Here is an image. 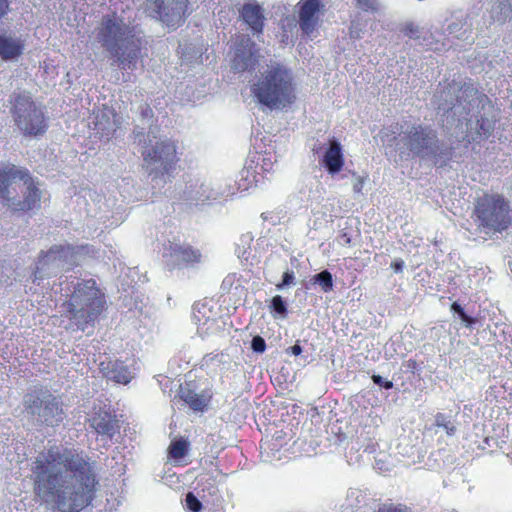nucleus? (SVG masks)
Segmentation results:
<instances>
[{
	"mask_svg": "<svg viewBox=\"0 0 512 512\" xmlns=\"http://www.w3.org/2000/svg\"><path fill=\"white\" fill-rule=\"evenodd\" d=\"M295 276L293 271L286 270L282 277V282L277 284V289H283L285 286H288L294 282Z\"/></svg>",
	"mask_w": 512,
	"mask_h": 512,
	"instance_id": "c9c22d12",
	"label": "nucleus"
},
{
	"mask_svg": "<svg viewBox=\"0 0 512 512\" xmlns=\"http://www.w3.org/2000/svg\"><path fill=\"white\" fill-rule=\"evenodd\" d=\"M364 182H365V178L364 177H361V176H358L356 178V181L353 185V190L357 193H360L363 189V185H364Z\"/></svg>",
	"mask_w": 512,
	"mask_h": 512,
	"instance_id": "ea45409f",
	"label": "nucleus"
},
{
	"mask_svg": "<svg viewBox=\"0 0 512 512\" xmlns=\"http://www.w3.org/2000/svg\"><path fill=\"white\" fill-rule=\"evenodd\" d=\"M372 380H373L374 384L379 385V386L383 387L384 389L388 390V389L393 388V382L384 379L380 375H373Z\"/></svg>",
	"mask_w": 512,
	"mask_h": 512,
	"instance_id": "e433bc0d",
	"label": "nucleus"
},
{
	"mask_svg": "<svg viewBox=\"0 0 512 512\" xmlns=\"http://www.w3.org/2000/svg\"><path fill=\"white\" fill-rule=\"evenodd\" d=\"M98 37L102 46L116 58L120 68L134 69L141 58L143 39L135 28L122 18L106 15L102 19Z\"/></svg>",
	"mask_w": 512,
	"mask_h": 512,
	"instance_id": "7ed1b4c3",
	"label": "nucleus"
},
{
	"mask_svg": "<svg viewBox=\"0 0 512 512\" xmlns=\"http://www.w3.org/2000/svg\"><path fill=\"white\" fill-rule=\"evenodd\" d=\"M356 7L365 12L376 13L380 10L379 0H354Z\"/></svg>",
	"mask_w": 512,
	"mask_h": 512,
	"instance_id": "c85d7f7f",
	"label": "nucleus"
},
{
	"mask_svg": "<svg viewBox=\"0 0 512 512\" xmlns=\"http://www.w3.org/2000/svg\"><path fill=\"white\" fill-rule=\"evenodd\" d=\"M320 163L331 175L337 174L342 170L345 164V159L342 145L338 140L332 138L328 141V147L325 150Z\"/></svg>",
	"mask_w": 512,
	"mask_h": 512,
	"instance_id": "6ab92c4d",
	"label": "nucleus"
},
{
	"mask_svg": "<svg viewBox=\"0 0 512 512\" xmlns=\"http://www.w3.org/2000/svg\"><path fill=\"white\" fill-rule=\"evenodd\" d=\"M30 471L35 496L60 512H79L95 497V463L75 451L51 446L31 460Z\"/></svg>",
	"mask_w": 512,
	"mask_h": 512,
	"instance_id": "f257e3e1",
	"label": "nucleus"
},
{
	"mask_svg": "<svg viewBox=\"0 0 512 512\" xmlns=\"http://www.w3.org/2000/svg\"><path fill=\"white\" fill-rule=\"evenodd\" d=\"M250 171L248 169H243L240 172L241 180H245L246 183L241 184L238 183L239 189L248 190L255 183V176L252 175V179H249Z\"/></svg>",
	"mask_w": 512,
	"mask_h": 512,
	"instance_id": "72a5a7b5",
	"label": "nucleus"
},
{
	"mask_svg": "<svg viewBox=\"0 0 512 512\" xmlns=\"http://www.w3.org/2000/svg\"><path fill=\"white\" fill-rule=\"evenodd\" d=\"M451 311L454 312L455 314H458V316L460 317V319L462 320L463 323H465V325L467 327L471 326L473 323H475V319L468 316L463 308L461 307L460 304H458L457 302H453L451 304V307H450Z\"/></svg>",
	"mask_w": 512,
	"mask_h": 512,
	"instance_id": "7c9ffc66",
	"label": "nucleus"
},
{
	"mask_svg": "<svg viewBox=\"0 0 512 512\" xmlns=\"http://www.w3.org/2000/svg\"><path fill=\"white\" fill-rule=\"evenodd\" d=\"M144 162L147 165H155L149 175L153 178H164L173 176L179 162L176 142L170 139L161 140L155 145L147 146L141 152Z\"/></svg>",
	"mask_w": 512,
	"mask_h": 512,
	"instance_id": "9d476101",
	"label": "nucleus"
},
{
	"mask_svg": "<svg viewBox=\"0 0 512 512\" xmlns=\"http://www.w3.org/2000/svg\"><path fill=\"white\" fill-rule=\"evenodd\" d=\"M364 496L358 490H349L343 507L351 511H355L362 502Z\"/></svg>",
	"mask_w": 512,
	"mask_h": 512,
	"instance_id": "bb28decb",
	"label": "nucleus"
},
{
	"mask_svg": "<svg viewBox=\"0 0 512 512\" xmlns=\"http://www.w3.org/2000/svg\"><path fill=\"white\" fill-rule=\"evenodd\" d=\"M104 376L108 380H113L117 383L127 384L133 378L132 372L121 361L102 362L100 364Z\"/></svg>",
	"mask_w": 512,
	"mask_h": 512,
	"instance_id": "412c9836",
	"label": "nucleus"
},
{
	"mask_svg": "<svg viewBox=\"0 0 512 512\" xmlns=\"http://www.w3.org/2000/svg\"><path fill=\"white\" fill-rule=\"evenodd\" d=\"M435 425L437 427H440V428H443L446 432V434L448 436H452L455 434L456 432V428L455 426L451 423L450 420H448V418L442 414V413H438L436 416H435Z\"/></svg>",
	"mask_w": 512,
	"mask_h": 512,
	"instance_id": "cd10ccee",
	"label": "nucleus"
},
{
	"mask_svg": "<svg viewBox=\"0 0 512 512\" xmlns=\"http://www.w3.org/2000/svg\"><path fill=\"white\" fill-rule=\"evenodd\" d=\"M24 413L35 428L58 427L66 418L63 403L48 389H34L23 397Z\"/></svg>",
	"mask_w": 512,
	"mask_h": 512,
	"instance_id": "39448f33",
	"label": "nucleus"
},
{
	"mask_svg": "<svg viewBox=\"0 0 512 512\" xmlns=\"http://www.w3.org/2000/svg\"><path fill=\"white\" fill-rule=\"evenodd\" d=\"M147 3L168 27H179L188 15L189 0H147Z\"/></svg>",
	"mask_w": 512,
	"mask_h": 512,
	"instance_id": "4468645a",
	"label": "nucleus"
},
{
	"mask_svg": "<svg viewBox=\"0 0 512 512\" xmlns=\"http://www.w3.org/2000/svg\"><path fill=\"white\" fill-rule=\"evenodd\" d=\"M8 7V0H0V19L7 13Z\"/></svg>",
	"mask_w": 512,
	"mask_h": 512,
	"instance_id": "79ce46f5",
	"label": "nucleus"
},
{
	"mask_svg": "<svg viewBox=\"0 0 512 512\" xmlns=\"http://www.w3.org/2000/svg\"><path fill=\"white\" fill-rule=\"evenodd\" d=\"M251 348L256 353H263L266 349L265 340L261 336H254L251 341Z\"/></svg>",
	"mask_w": 512,
	"mask_h": 512,
	"instance_id": "f704fd0d",
	"label": "nucleus"
},
{
	"mask_svg": "<svg viewBox=\"0 0 512 512\" xmlns=\"http://www.w3.org/2000/svg\"><path fill=\"white\" fill-rule=\"evenodd\" d=\"M90 427L103 437L112 439L120 430L117 416L106 410H99L88 419Z\"/></svg>",
	"mask_w": 512,
	"mask_h": 512,
	"instance_id": "f3484780",
	"label": "nucleus"
},
{
	"mask_svg": "<svg viewBox=\"0 0 512 512\" xmlns=\"http://www.w3.org/2000/svg\"><path fill=\"white\" fill-rule=\"evenodd\" d=\"M238 253H239V257H241V256H244V255H245V251H244V250H243V252H242V253H241L240 251H238Z\"/></svg>",
	"mask_w": 512,
	"mask_h": 512,
	"instance_id": "de8ad7c7",
	"label": "nucleus"
},
{
	"mask_svg": "<svg viewBox=\"0 0 512 512\" xmlns=\"http://www.w3.org/2000/svg\"><path fill=\"white\" fill-rule=\"evenodd\" d=\"M270 308L281 317H285L287 314L286 303L280 295L272 298Z\"/></svg>",
	"mask_w": 512,
	"mask_h": 512,
	"instance_id": "c756f323",
	"label": "nucleus"
},
{
	"mask_svg": "<svg viewBox=\"0 0 512 512\" xmlns=\"http://www.w3.org/2000/svg\"><path fill=\"white\" fill-rule=\"evenodd\" d=\"M256 63L255 43L249 37L243 36L232 60V69L235 72H244L253 69Z\"/></svg>",
	"mask_w": 512,
	"mask_h": 512,
	"instance_id": "dca6fc26",
	"label": "nucleus"
},
{
	"mask_svg": "<svg viewBox=\"0 0 512 512\" xmlns=\"http://www.w3.org/2000/svg\"><path fill=\"white\" fill-rule=\"evenodd\" d=\"M507 226H470L466 228L465 236L476 242H485L497 233H502Z\"/></svg>",
	"mask_w": 512,
	"mask_h": 512,
	"instance_id": "4be33fe9",
	"label": "nucleus"
},
{
	"mask_svg": "<svg viewBox=\"0 0 512 512\" xmlns=\"http://www.w3.org/2000/svg\"><path fill=\"white\" fill-rule=\"evenodd\" d=\"M188 449V442L184 439L173 441L169 446V454L175 459L183 458Z\"/></svg>",
	"mask_w": 512,
	"mask_h": 512,
	"instance_id": "a878e982",
	"label": "nucleus"
},
{
	"mask_svg": "<svg viewBox=\"0 0 512 512\" xmlns=\"http://www.w3.org/2000/svg\"><path fill=\"white\" fill-rule=\"evenodd\" d=\"M458 104L464 105V109L476 107L478 114L475 121V136L472 135L471 141L480 142L488 139L494 132L498 122V109L494 106L491 99L479 91L473 83H464L459 88V95L456 98Z\"/></svg>",
	"mask_w": 512,
	"mask_h": 512,
	"instance_id": "423d86ee",
	"label": "nucleus"
},
{
	"mask_svg": "<svg viewBox=\"0 0 512 512\" xmlns=\"http://www.w3.org/2000/svg\"><path fill=\"white\" fill-rule=\"evenodd\" d=\"M105 305L103 294L93 279L78 282L69 301L70 319L78 329L85 331L93 323Z\"/></svg>",
	"mask_w": 512,
	"mask_h": 512,
	"instance_id": "0eeeda50",
	"label": "nucleus"
},
{
	"mask_svg": "<svg viewBox=\"0 0 512 512\" xmlns=\"http://www.w3.org/2000/svg\"><path fill=\"white\" fill-rule=\"evenodd\" d=\"M437 133L428 126L413 125L405 134V145L414 157L426 158L437 142Z\"/></svg>",
	"mask_w": 512,
	"mask_h": 512,
	"instance_id": "ddd939ff",
	"label": "nucleus"
},
{
	"mask_svg": "<svg viewBox=\"0 0 512 512\" xmlns=\"http://www.w3.org/2000/svg\"><path fill=\"white\" fill-rule=\"evenodd\" d=\"M310 281L314 284H319L325 293L330 292L333 289L332 274L328 270H323L322 272L315 274L312 276Z\"/></svg>",
	"mask_w": 512,
	"mask_h": 512,
	"instance_id": "393cba45",
	"label": "nucleus"
},
{
	"mask_svg": "<svg viewBox=\"0 0 512 512\" xmlns=\"http://www.w3.org/2000/svg\"><path fill=\"white\" fill-rule=\"evenodd\" d=\"M253 240L252 236L250 235H244L241 237V242L244 244V245H249L251 243V241Z\"/></svg>",
	"mask_w": 512,
	"mask_h": 512,
	"instance_id": "a18cd8bd",
	"label": "nucleus"
},
{
	"mask_svg": "<svg viewBox=\"0 0 512 512\" xmlns=\"http://www.w3.org/2000/svg\"><path fill=\"white\" fill-rule=\"evenodd\" d=\"M290 351L293 355H300L301 352H302V347L298 344H295L293 345L292 347H290Z\"/></svg>",
	"mask_w": 512,
	"mask_h": 512,
	"instance_id": "c03bdc74",
	"label": "nucleus"
},
{
	"mask_svg": "<svg viewBox=\"0 0 512 512\" xmlns=\"http://www.w3.org/2000/svg\"><path fill=\"white\" fill-rule=\"evenodd\" d=\"M510 206L504 196L485 193L475 201L474 215L482 224H508Z\"/></svg>",
	"mask_w": 512,
	"mask_h": 512,
	"instance_id": "9b49d317",
	"label": "nucleus"
},
{
	"mask_svg": "<svg viewBox=\"0 0 512 512\" xmlns=\"http://www.w3.org/2000/svg\"><path fill=\"white\" fill-rule=\"evenodd\" d=\"M462 28H463L462 22H453L448 25L447 31L449 32V34H453V33L460 31Z\"/></svg>",
	"mask_w": 512,
	"mask_h": 512,
	"instance_id": "58836bf2",
	"label": "nucleus"
},
{
	"mask_svg": "<svg viewBox=\"0 0 512 512\" xmlns=\"http://www.w3.org/2000/svg\"><path fill=\"white\" fill-rule=\"evenodd\" d=\"M25 41L20 37L0 34V59L4 61L18 59L24 52Z\"/></svg>",
	"mask_w": 512,
	"mask_h": 512,
	"instance_id": "aec40b11",
	"label": "nucleus"
},
{
	"mask_svg": "<svg viewBox=\"0 0 512 512\" xmlns=\"http://www.w3.org/2000/svg\"><path fill=\"white\" fill-rule=\"evenodd\" d=\"M257 101L270 109H285L297 100L296 81L292 71L281 63L269 66L251 87Z\"/></svg>",
	"mask_w": 512,
	"mask_h": 512,
	"instance_id": "20e7f679",
	"label": "nucleus"
},
{
	"mask_svg": "<svg viewBox=\"0 0 512 512\" xmlns=\"http://www.w3.org/2000/svg\"><path fill=\"white\" fill-rule=\"evenodd\" d=\"M39 183L26 168L14 164L0 166V203L12 212L25 214L41 206Z\"/></svg>",
	"mask_w": 512,
	"mask_h": 512,
	"instance_id": "f03ea898",
	"label": "nucleus"
},
{
	"mask_svg": "<svg viewBox=\"0 0 512 512\" xmlns=\"http://www.w3.org/2000/svg\"><path fill=\"white\" fill-rule=\"evenodd\" d=\"M241 20L254 34H261L264 29V9L255 1L244 3L239 10Z\"/></svg>",
	"mask_w": 512,
	"mask_h": 512,
	"instance_id": "a211bd4d",
	"label": "nucleus"
},
{
	"mask_svg": "<svg viewBox=\"0 0 512 512\" xmlns=\"http://www.w3.org/2000/svg\"><path fill=\"white\" fill-rule=\"evenodd\" d=\"M181 398L194 410H203L206 400L203 396L191 391H182Z\"/></svg>",
	"mask_w": 512,
	"mask_h": 512,
	"instance_id": "b1692460",
	"label": "nucleus"
},
{
	"mask_svg": "<svg viewBox=\"0 0 512 512\" xmlns=\"http://www.w3.org/2000/svg\"><path fill=\"white\" fill-rule=\"evenodd\" d=\"M403 32L405 35L413 37L418 33V28L413 24H406L403 28Z\"/></svg>",
	"mask_w": 512,
	"mask_h": 512,
	"instance_id": "4c0bfd02",
	"label": "nucleus"
},
{
	"mask_svg": "<svg viewBox=\"0 0 512 512\" xmlns=\"http://www.w3.org/2000/svg\"><path fill=\"white\" fill-rule=\"evenodd\" d=\"M350 242H351V239H350L349 233L344 231L343 234L340 236V243L343 245H347V244H350Z\"/></svg>",
	"mask_w": 512,
	"mask_h": 512,
	"instance_id": "37998d69",
	"label": "nucleus"
},
{
	"mask_svg": "<svg viewBox=\"0 0 512 512\" xmlns=\"http://www.w3.org/2000/svg\"><path fill=\"white\" fill-rule=\"evenodd\" d=\"M404 267V261L400 259H396L391 263V268L396 272L400 273L402 272Z\"/></svg>",
	"mask_w": 512,
	"mask_h": 512,
	"instance_id": "a19ab883",
	"label": "nucleus"
},
{
	"mask_svg": "<svg viewBox=\"0 0 512 512\" xmlns=\"http://www.w3.org/2000/svg\"><path fill=\"white\" fill-rule=\"evenodd\" d=\"M10 104L14 124L24 136L39 137L46 133L48 118L29 92L13 93Z\"/></svg>",
	"mask_w": 512,
	"mask_h": 512,
	"instance_id": "6e6552de",
	"label": "nucleus"
},
{
	"mask_svg": "<svg viewBox=\"0 0 512 512\" xmlns=\"http://www.w3.org/2000/svg\"><path fill=\"white\" fill-rule=\"evenodd\" d=\"M79 255L69 245H54L48 251H42L34 270V278L43 279L57 276L78 265Z\"/></svg>",
	"mask_w": 512,
	"mask_h": 512,
	"instance_id": "1a4fd4ad",
	"label": "nucleus"
},
{
	"mask_svg": "<svg viewBox=\"0 0 512 512\" xmlns=\"http://www.w3.org/2000/svg\"><path fill=\"white\" fill-rule=\"evenodd\" d=\"M272 214H273V212H263L261 214V218L263 221L271 220V219H273Z\"/></svg>",
	"mask_w": 512,
	"mask_h": 512,
	"instance_id": "49530a36",
	"label": "nucleus"
},
{
	"mask_svg": "<svg viewBox=\"0 0 512 512\" xmlns=\"http://www.w3.org/2000/svg\"><path fill=\"white\" fill-rule=\"evenodd\" d=\"M377 512H411V510L410 508L400 504H383L378 508Z\"/></svg>",
	"mask_w": 512,
	"mask_h": 512,
	"instance_id": "473e14b6",
	"label": "nucleus"
},
{
	"mask_svg": "<svg viewBox=\"0 0 512 512\" xmlns=\"http://www.w3.org/2000/svg\"><path fill=\"white\" fill-rule=\"evenodd\" d=\"M428 157L433 159V162L438 167H444L449 164L454 158V148L440 146L437 141L433 146L432 151Z\"/></svg>",
	"mask_w": 512,
	"mask_h": 512,
	"instance_id": "5701e85b",
	"label": "nucleus"
},
{
	"mask_svg": "<svg viewBox=\"0 0 512 512\" xmlns=\"http://www.w3.org/2000/svg\"><path fill=\"white\" fill-rule=\"evenodd\" d=\"M295 11L302 34L311 37L321 27L326 5L323 0H299L295 6Z\"/></svg>",
	"mask_w": 512,
	"mask_h": 512,
	"instance_id": "f8f14e48",
	"label": "nucleus"
},
{
	"mask_svg": "<svg viewBox=\"0 0 512 512\" xmlns=\"http://www.w3.org/2000/svg\"><path fill=\"white\" fill-rule=\"evenodd\" d=\"M185 502H186L187 507L191 511L198 512L201 510L202 504L192 492H189L186 495Z\"/></svg>",
	"mask_w": 512,
	"mask_h": 512,
	"instance_id": "2f4dec72",
	"label": "nucleus"
},
{
	"mask_svg": "<svg viewBox=\"0 0 512 512\" xmlns=\"http://www.w3.org/2000/svg\"><path fill=\"white\" fill-rule=\"evenodd\" d=\"M164 257L167 258L166 265L170 270L176 267L197 263L201 259L198 250H194L187 244L170 242L169 247L165 248Z\"/></svg>",
	"mask_w": 512,
	"mask_h": 512,
	"instance_id": "2eb2a0df",
	"label": "nucleus"
}]
</instances>
